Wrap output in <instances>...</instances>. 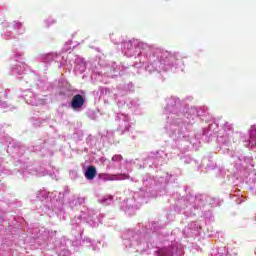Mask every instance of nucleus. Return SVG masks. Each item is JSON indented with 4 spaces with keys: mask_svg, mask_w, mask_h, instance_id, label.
I'll return each mask as SVG.
<instances>
[{
    "mask_svg": "<svg viewBox=\"0 0 256 256\" xmlns=\"http://www.w3.org/2000/svg\"><path fill=\"white\" fill-rule=\"evenodd\" d=\"M83 105H85V98L81 94L74 95L71 101L72 109H81Z\"/></svg>",
    "mask_w": 256,
    "mask_h": 256,
    "instance_id": "1",
    "label": "nucleus"
},
{
    "mask_svg": "<svg viewBox=\"0 0 256 256\" xmlns=\"http://www.w3.org/2000/svg\"><path fill=\"white\" fill-rule=\"evenodd\" d=\"M94 177H97V168H95V166H88L85 172V178L88 179V181H93Z\"/></svg>",
    "mask_w": 256,
    "mask_h": 256,
    "instance_id": "2",
    "label": "nucleus"
},
{
    "mask_svg": "<svg viewBox=\"0 0 256 256\" xmlns=\"http://www.w3.org/2000/svg\"><path fill=\"white\" fill-rule=\"evenodd\" d=\"M250 138L251 139H256V129L255 128H252L250 130Z\"/></svg>",
    "mask_w": 256,
    "mask_h": 256,
    "instance_id": "4",
    "label": "nucleus"
},
{
    "mask_svg": "<svg viewBox=\"0 0 256 256\" xmlns=\"http://www.w3.org/2000/svg\"><path fill=\"white\" fill-rule=\"evenodd\" d=\"M107 181H117L119 178H117V175H109L105 174Z\"/></svg>",
    "mask_w": 256,
    "mask_h": 256,
    "instance_id": "3",
    "label": "nucleus"
},
{
    "mask_svg": "<svg viewBox=\"0 0 256 256\" xmlns=\"http://www.w3.org/2000/svg\"><path fill=\"white\" fill-rule=\"evenodd\" d=\"M123 160V156L121 155H115L114 157H112V161H122Z\"/></svg>",
    "mask_w": 256,
    "mask_h": 256,
    "instance_id": "5",
    "label": "nucleus"
},
{
    "mask_svg": "<svg viewBox=\"0 0 256 256\" xmlns=\"http://www.w3.org/2000/svg\"><path fill=\"white\" fill-rule=\"evenodd\" d=\"M121 176L123 177L122 179H130L131 176H129V174H121Z\"/></svg>",
    "mask_w": 256,
    "mask_h": 256,
    "instance_id": "6",
    "label": "nucleus"
}]
</instances>
